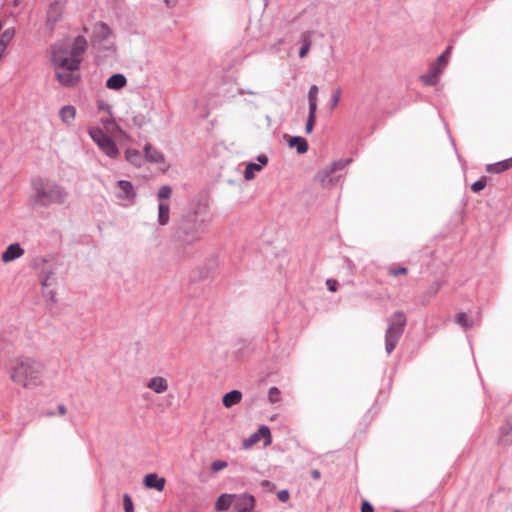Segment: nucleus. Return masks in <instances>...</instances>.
Listing matches in <instances>:
<instances>
[{"mask_svg": "<svg viewBox=\"0 0 512 512\" xmlns=\"http://www.w3.org/2000/svg\"><path fill=\"white\" fill-rule=\"evenodd\" d=\"M78 70H69L67 68H56V78L64 86H74L79 80L80 75L77 73Z\"/></svg>", "mask_w": 512, "mask_h": 512, "instance_id": "9b49d317", "label": "nucleus"}, {"mask_svg": "<svg viewBox=\"0 0 512 512\" xmlns=\"http://www.w3.org/2000/svg\"><path fill=\"white\" fill-rule=\"evenodd\" d=\"M112 31L110 27L103 23L98 22L93 26L92 32V45L98 50H106L107 55L114 52L113 42L111 41Z\"/></svg>", "mask_w": 512, "mask_h": 512, "instance_id": "0eeeda50", "label": "nucleus"}, {"mask_svg": "<svg viewBox=\"0 0 512 512\" xmlns=\"http://www.w3.org/2000/svg\"><path fill=\"white\" fill-rule=\"evenodd\" d=\"M277 498L281 502H286L289 499V492H288V490H285V489L284 490H280L277 493Z\"/></svg>", "mask_w": 512, "mask_h": 512, "instance_id": "c03bdc74", "label": "nucleus"}, {"mask_svg": "<svg viewBox=\"0 0 512 512\" xmlns=\"http://www.w3.org/2000/svg\"><path fill=\"white\" fill-rule=\"evenodd\" d=\"M233 494H222L215 502V509L217 511H226L232 507Z\"/></svg>", "mask_w": 512, "mask_h": 512, "instance_id": "bb28decb", "label": "nucleus"}, {"mask_svg": "<svg viewBox=\"0 0 512 512\" xmlns=\"http://www.w3.org/2000/svg\"><path fill=\"white\" fill-rule=\"evenodd\" d=\"M227 465H228V464H227V462L222 461V460H217V461L212 462V464H211V470H212L213 472H218V471H220V470H222V469L226 468V467H227Z\"/></svg>", "mask_w": 512, "mask_h": 512, "instance_id": "ea45409f", "label": "nucleus"}, {"mask_svg": "<svg viewBox=\"0 0 512 512\" xmlns=\"http://www.w3.org/2000/svg\"><path fill=\"white\" fill-rule=\"evenodd\" d=\"M34 191V203L48 207L53 204H63L68 196L66 190L55 181L34 178L31 182Z\"/></svg>", "mask_w": 512, "mask_h": 512, "instance_id": "7ed1b4c3", "label": "nucleus"}, {"mask_svg": "<svg viewBox=\"0 0 512 512\" xmlns=\"http://www.w3.org/2000/svg\"><path fill=\"white\" fill-rule=\"evenodd\" d=\"M23 254H24V249L21 248L20 244L12 243L2 253L1 259L4 263H8L15 259L20 258Z\"/></svg>", "mask_w": 512, "mask_h": 512, "instance_id": "dca6fc26", "label": "nucleus"}, {"mask_svg": "<svg viewBox=\"0 0 512 512\" xmlns=\"http://www.w3.org/2000/svg\"><path fill=\"white\" fill-rule=\"evenodd\" d=\"M164 1H165V3H166L168 6H174V4H175V1H173V2H172L171 0H164Z\"/></svg>", "mask_w": 512, "mask_h": 512, "instance_id": "3c124183", "label": "nucleus"}, {"mask_svg": "<svg viewBox=\"0 0 512 512\" xmlns=\"http://www.w3.org/2000/svg\"><path fill=\"white\" fill-rule=\"evenodd\" d=\"M349 163L350 160H338L332 162L316 174V180L319 181L323 187L333 185L335 181L333 174L335 171L343 169Z\"/></svg>", "mask_w": 512, "mask_h": 512, "instance_id": "6e6552de", "label": "nucleus"}, {"mask_svg": "<svg viewBox=\"0 0 512 512\" xmlns=\"http://www.w3.org/2000/svg\"><path fill=\"white\" fill-rule=\"evenodd\" d=\"M361 512H374V508L369 501L364 500L361 504Z\"/></svg>", "mask_w": 512, "mask_h": 512, "instance_id": "a18cd8bd", "label": "nucleus"}, {"mask_svg": "<svg viewBox=\"0 0 512 512\" xmlns=\"http://www.w3.org/2000/svg\"><path fill=\"white\" fill-rule=\"evenodd\" d=\"M280 390L276 386H272L268 391V400L270 403L274 404L280 401Z\"/></svg>", "mask_w": 512, "mask_h": 512, "instance_id": "f704fd0d", "label": "nucleus"}, {"mask_svg": "<svg viewBox=\"0 0 512 512\" xmlns=\"http://www.w3.org/2000/svg\"><path fill=\"white\" fill-rule=\"evenodd\" d=\"M127 83L126 77L121 73L111 75L106 81V87L112 90H119Z\"/></svg>", "mask_w": 512, "mask_h": 512, "instance_id": "412c9836", "label": "nucleus"}, {"mask_svg": "<svg viewBox=\"0 0 512 512\" xmlns=\"http://www.w3.org/2000/svg\"><path fill=\"white\" fill-rule=\"evenodd\" d=\"M268 163V157L260 154L257 157V162H249L244 171L245 180H252L255 177V172L260 171Z\"/></svg>", "mask_w": 512, "mask_h": 512, "instance_id": "ddd939ff", "label": "nucleus"}, {"mask_svg": "<svg viewBox=\"0 0 512 512\" xmlns=\"http://www.w3.org/2000/svg\"><path fill=\"white\" fill-rule=\"evenodd\" d=\"M326 285H327V287H328L329 291H331V292H335V291L337 290V285H338V283H337V281H336V280L328 279V280L326 281Z\"/></svg>", "mask_w": 512, "mask_h": 512, "instance_id": "49530a36", "label": "nucleus"}, {"mask_svg": "<svg viewBox=\"0 0 512 512\" xmlns=\"http://www.w3.org/2000/svg\"><path fill=\"white\" fill-rule=\"evenodd\" d=\"M315 115H316L315 110L308 111V117H307V122H306V126H305V132L308 134L313 131V127H314V123H315Z\"/></svg>", "mask_w": 512, "mask_h": 512, "instance_id": "c9c22d12", "label": "nucleus"}, {"mask_svg": "<svg viewBox=\"0 0 512 512\" xmlns=\"http://www.w3.org/2000/svg\"><path fill=\"white\" fill-rule=\"evenodd\" d=\"M170 220V206L168 202H161L158 204V224L165 226Z\"/></svg>", "mask_w": 512, "mask_h": 512, "instance_id": "b1692460", "label": "nucleus"}, {"mask_svg": "<svg viewBox=\"0 0 512 512\" xmlns=\"http://www.w3.org/2000/svg\"><path fill=\"white\" fill-rule=\"evenodd\" d=\"M47 415H48V416H53V415H54V412H53V411L47 412Z\"/></svg>", "mask_w": 512, "mask_h": 512, "instance_id": "603ef678", "label": "nucleus"}, {"mask_svg": "<svg viewBox=\"0 0 512 512\" xmlns=\"http://www.w3.org/2000/svg\"><path fill=\"white\" fill-rule=\"evenodd\" d=\"M441 287V282L440 281H435L431 286L430 288L428 289V293L430 296H433L435 295L439 289Z\"/></svg>", "mask_w": 512, "mask_h": 512, "instance_id": "79ce46f5", "label": "nucleus"}, {"mask_svg": "<svg viewBox=\"0 0 512 512\" xmlns=\"http://www.w3.org/2000/svg\"><path fill=\"white\" fill-rule=\"evenodd\" d=\"M455 322L461 326L464 330H468L473 327L474 321L472 319H469L467 314L465 312H459L455 316Z\"/></svg>", "mask_w": 512, "mask_h": 512, "instance_id": "c756f323", "label": "nucleus"}, {"mask_svg": "<svg viewBox=\"0 0 512 512\" xmlns=\"http://www.w3.org/2000/svg\"><path fill=\"white\" fill-rule=\"evenodd\" d=\"M291 148H296L297 153L304 154L308 151V143L305 138L301 136H293L288 141Z\"/></svg>", "mask_w": 512, "mask_h": 512, "instance_id": "393cba45", "label": "nucleus"}, {"mask_svg": "<svg viewBox=\"0 0 512 512\" xmlns=\"http://www.w3.org/2000/svg\"><path fill=\"white\" fill-rule=\"evenodd\" d=\"M88 134L106 156L114 159L119 155L116 143L102 128L92 127L88 130Z\"/></svg>", "mask_w": 512, "mask_h": 512, "instance_id": "423d86ee", "label": "nucleus"}, {"mask_svg": "<svg viewBox=\"0 0 512 512\" xmlns=\"http://www.w3.org/2000/svg\"><path fill=\"white\" fill-rule=\"evenodd\" d=\"M56 8H57L56 6H51L49 14H48V17H47V22L51 24V27H53L57 23V21L59 19L58 15H56V16L52 15L53 10L56 9Z\"/></svg>", "mask_w": 512, "mask_h": 512, "instance_id": "a19ab883", "label": "nucleus"}, {"mask_svg": "<svg viewBox=\"0 0 512 512\" xmlns=\"http://www.w3.org/2000/svg\"><path fill=\"white\" fill-rule=\"evenodd\" d=\"M211 221L210 209L207 201L199 200L193 208L181 215L173 227L172 239L178 250L190 253L206 234Z\"/></svg>", "mask_w": 512, "mask_h": 512, "instance_id": "f257e3e1", "label": "nucleus"}, {"mask_svg": "<svg viewBox=\"0 0 512 512\" xmlns=\"http://www.w3.org/2000/svg\"><path fill=\"white\" fill-rule=\"evenodd\" d=\"M340 96H341V90L339 88L335 89L332 93L330 100H329V106H330L331 110H333L337 107L339 100H340Z\"/></svg>", "mask_w": 512, "mask_h": 512, "instance_id": "e433bc0d", "label": "nucleus"}, {"mask_svg": "<svg viewBox=\"0 0 512 512\" xmlns=\"http://www.w3.org/2000/svg\"><path fill=\"white\" fill-rule=\"evenodd\" d=\"M52 277L47 276L42 280V286H43V295L46 299L50 300L52 303L56 302V292L50 288L52 285Z\"/></svg>", "mask_w": 512, "mask_h": 512, "instance_id": "cd10ccee", "label": "nucleus"}, {"mask_svg": "<svg viewBox=\"0 0 512 512\" xmlns=\"http://www.w3.org/2000/svg\"><path fill=\"white\" fill-rule=\"evenodd\" d=\"M242 400V393L239 390H231L227 392L222 399V403L226 408H231L232 406L240 403Z\"/></svg>", "mask_w": 512, "mask_h": 512, "instance_id": "5701e85b", "label": "nucleus"}, {"mask_svg": "<svg viewBox=\"0 0 512 512\" xmlns=\"http://www.w3.org/2000/svg\"><path fill=\"white\" fill-rule=\"evenodd\" d=\"M311 477H312L313 479H315V480L320 479V477H321V473H320V471H319L318 469H313V470L311 471Z\"/></svg>", "mask_w": 512, "mask_h": 512, "instance_id": "de8ad7c7", "label": "nucleus"}, {"mask_svg": "<svg viewBox=\"0 0 512 512\" xmlns=\"http://www.w3.org/2000/svg\"><path fill=\"white\" fill-rule=\"evenodd\" d=\"M255 505V498L251 494H233L232 508L236 512H250Z\"/></svg>", "mask_w": 512, "mask_h": 512, "instance_id": "9d476101", "label": "nucleus"}, {"mask_svg": "<svg viewBox=\"0 0 512 512\" xmlns=\"http://www.w3.org/2000/svg\"><path fill=\"white\" fill-rule=\"evenodd\" d=\"M125 158L128 162L136 167H140L143 162L141 153L138 150L132 148H129L125 151Z\"/></svg>", "mask_w": 512, "mask_h": 512, "instance_id": "c85d7f7f", "label": "nucleus"}, {"mask_svg": "<svg viewBox=\"0 0 512 512\" xmlns=\"http://www.w3.org/2000/svg\"><path fill=\"white\" fill-rule=\"evenodd\" d=\"M171 192H172V190H171V187H170V186H168V185H164V186H162V187L159 189L158 193H157V198H158V200H159V203H161V202H167V200H168V199L170 198V196H171Z\"/></svg>", "mask_w": 512, "mask_h": 512, "instance_id": "473e14b6", "label": "nucleus"}, {"mask_svg": "<svg viewBox=\"0 0 512 512\" xmlns=\"http://www.w3.org/2000/svg\"><path fill=\"white\" fill-rule=\"evenodd\" d=\"M145 159L151 163H162L164 162V155L158 149L154 148L150 143H146L144 146Z\"/></svg>", "mask_w": 512, "mask_h": 512, "instance_id": "a211bd4d", "label": "nucleus"}, {"mask_svg": "<svg viewBox=\"0 0 512 512\" xmlns=\"http://www.w3.org/2000/svg\"><path fill=\"white\" fill-rule=\"evenodd\" d=\"M312 35L313 32L311 31H305L300 35L301 48L299 50V57L303 58L309 52Z\"/></svg>", "mask_w": 512, "mask_h": 512, "instance_id": "a878e982", "label": "nucleus"}, {"mask_svg": "<svg viewBox=\"0 0 512 512\" xmlns=\"http://www.w3.org/2000/svg\"><path fill=\"white\" fill-rule=\"evenodd\" d=\"M261 439H264L265 446H268L271 444L272 436H271V432H270V429L268 426L263 425V426L259 427V429L256 432H254L248 438H246L242 444L243 448L249 449L256 443H258Z\"/></svg>", "mask_w": 512, "mask_h": 512, "instance_id": "1a4fd4ad", "label": "nucleus"}, {"mask_svg": "<svg viewBox=\"0 0 512 512\" xmlns=\"http://www.w3.org/2000/svg\"><path fill=\"white\" fill-rule=\"evenodd\" d=\"M43 365L32 359L18 360L11 369L10 377L13 382L25 388H34L42 384Z\"/></svg>", "mask_w": 512, "mask_h": 512, "instance_id": "20e7f679", "label": "nucleus"}, {"mask_svg": "<svg viewBox=\"0 0 512 512\" xmlns=\"http://www.w3.org/2000/svg\"><path fill=\"white\" fill-rule=\"evenodd\" d=\"M395 512H399V511H395Z\"/></svg>", "mask_w": 512, "mask_h": 512, "instance_id": "864d4df0", "label": "nucleus"}, {"mask_svg": "<svg viewBox=\"0 0 512 512\" xmlns=\"http://www.w3.org/2000/svg\"><path fill=\"white\" fill-rule=\"evenodd\" d=\"M165 482V478L158 476L156 473L147 474L143 480V483L147 488L155 489L159 492L163 491Z\"/></svg>", "mask_w": 512, "mask_h": 512, "instance_id": "f3484780", "label": "nucleus"}, {"mask_svg": "<svg viewBox=\"0 0 512 512\" xmlns=\"http://www.w3.org/2000/svg\"><path fill=\"white\" fill-rule=\"evenodd\" d=\"M442 70V67L438 66V63H432L429 72L421 75L420 79L425 85L434 86L438 83Z\"/></svg>", "mask_w": 512, "mask_h": 512, "instance_id": "4468645a", "label": "nucleus"}, {"mask_svg": "<svg viewBox=\"0 0 512 512\" xmlns=\"http://www.w3.org/2000/svg\"><path fill=\"white\" fill-rule=\"evenodd\" d=\"M59 116L65 125L71 126L76 117V108L72 105H65L60 109Z\"/></svg>", "mask_w": 512, "mask_h": 512, "instance_id": "6ab92c4d", "label": "nucleus"}, {"mask_svg": "<svg viewBox=\"0 0 512 512\" xmlns=\"http://www.w3.org/2000/svg\"><path fill=\"white\" fill-rule=\"evenodd\" d=\"M58 413L64 415L66 413V407L63 404L58 405Z\"/></svg>", "mask_w": 512, "mask_h": 512, "instance_id": "8fccbe9b", "label": "nucleus"}, {"mask_svg": "<svg viewBox=\"0 0 512 512\" xmlns=\"http://www.w3.org/2000/svg\"><path fill=\"white\" fill-rule=\"evenodd\" d=\"M512 167V157L487 165V172L491 174H498L504 172Z\"/></svg>", "mask_w": 512, "mask_h": 512, "instance_id": "4be33fe9", "label": "nucleus"}, {"mask_svg": "<svg viewBox=\"0 0 512 512\" xmlns=\"http://www.w3.org/2000/svg\"><path fill=\"white\" fill-rule=\"evenodd\" d=\"M239 94H241V95H243V94L255 95L256 92H254L252 90L239 89Z\"/></svg>", "mask_w": 512, "mask_h": 512, "instance_id": "09e8293b", "label": "nucleus"}, {"mask_svg": "<svg viewBox=\"0 0 512 512\" xmlns=\"http://www.w3.org/2000/svg\"><path fill=\"white\" fill-rule=\"evenodd\" d=\"M451 50H452V47L448 46L445 49V51L440 56H438V58L436 59V61L434 63H438V66L442 67V69H443L448 63V57L451 54Z\"/></svg>", "mask_w": 512, "mask_h": 512, "instance_id": "72a5a7b5", "label": "nucleus"}, {"mask_svg": "<svg viewBox=\"0 0 512 512\" xmlns=\"http://www.w3.org/2000/svg\"><path fill=\"white\" fill-rule=\"evenodd\" d=\"M147 387L151 390H153L157 394L164 393L168 389V383L167 380L163 377H153L151 378L148 383Z\"/></svg>", "mask_w": 512, "mask_h": 512, "instance_id": "aec40b11", "label": "nucleus"}, {"mask_svg": "<svg viewBox=\"0 0 512 512\" xmlns=\"http://www.w3.org/2000/svg\"><path fill=\"white\" fill-rule=\"evenodd\" d=\"M123 507L125 512H134V504L129 494L123 495Z\"/></svg>", "mask_w": 512, "mask_h": 512, "instance_id": "58836bf2", "label": "nucleus"}, {"mask_svg": "<svg viewBox=\"0 0 512 512\" xmlns=\"http://www.w3.org/2000/svg\"><path fill=\"white\" fill-rule=\"evenodd\" d=\"M499 443L505 446L512 444V415L508 416L499 429Z\"/></svg>", "mask_w": 512, "mask_h": 512, "instance_id": "2eb2a0df", "label": "nucleus"}, {"mask_svg": "<svg viewBox=\"0 0 512 512\" xmlns=\"http://www.w3.org/2000/svg\"><path fill=\"white\" fill-rule=\"evenodd\" d=\"M131 122L134 127L141 129L150 122V118L145 114H137L132 117Z\"/></svg>", "mask_w": 512, "mask_h": 512, "instance_id": "2f4dec72", "label": "nucleus"}, {"mask_svg": "<svg viewBox=\"0 0 512 512\" xmlns=\"http://www.w3.org/2000/svg\"><path fill=\"white\" fill-rule=\"evenodd\" d=\"M406 316L402 311H396L388 320V327L385 333V350L387 354H391L398 344L405 326Z\"/></svg>", "mask_w": 512, "mask_h": 512, "instance_id": "39448f33", "label": "nucleus"}, {"mask_svg": "<svg viewBox=\"0 0 512 512\" xmlns=\"http://www.w3.org/2000/svg\"><path fill=\"white\" fill-rule=\"evenodd\" d=\"M487 184V179L486 177H482L480 178L479 180L475 181L472 185H471V190L473 192H480L481 190H483L485 188Z\"/></svg>", "mask_w": 512, "mask_h": 512, "instance_id": "4c0bfd02", "label": "nucleus"}, {"mask_svg": "<svg viewBox=\"0 0 512 512\" xmlns=\"http://www.w3.org/2000/svg\"><path fill=\"white\" fill-rule=\"evenodd\" d=\"M318 86L317 85H311L308 91V106L309 110H315L317 111V95H318Z\"/></svg>", "mask_w": 512, "mask_h": 512, "instance_id": "7c9ffc66", "label": "nucleus"}, {"mask_svg": "<svg viewBox=\"0 0 512 512\" xmlns=\"http://www.w3.org/2000/svg\"><path fill=\"white\" fill-rule=\"evenodd\" d=\"M116 185L118 189L116 192L117 198L127 201H132L135 199L136 192L130 181L119 180L117 181Z\"/></svg>", "mask_w": 512, "mask_h": 512, "instance_id": "f8f14e48", "label": "nucleus"}, {"mask_svg": "<svg viewBox=\"0 0 512 512\" xmlns=\"http://www.w3.org/2000/svg\"><path fill=\"white\" fill-rule=\"evenodd\" d=\"M406 273H407V269L405 267H398V268L391 269L389 271V274L392 276L404 275Z\"/></svg>", "mask_w": 512, "mask_h": 512, "instance_id": "37998d69", "label": "nucleus"}, {"mask_svg": "<svg viewBox=\"0 0 512 512\" xmlns=\"http://www.w3.org/2000/svg\"><path fill=\"white\" fill-rule=\"evenodd\" d=\"M87 47L88 42L84 36L79 35L73 40L65 39L52 46L51 61L57 69L79 70Z\"/></svg>", "mask_w": 512, "mask_h": 512, "instance_id": "f03ea898", "label": "nucleus"}]
</instances>
